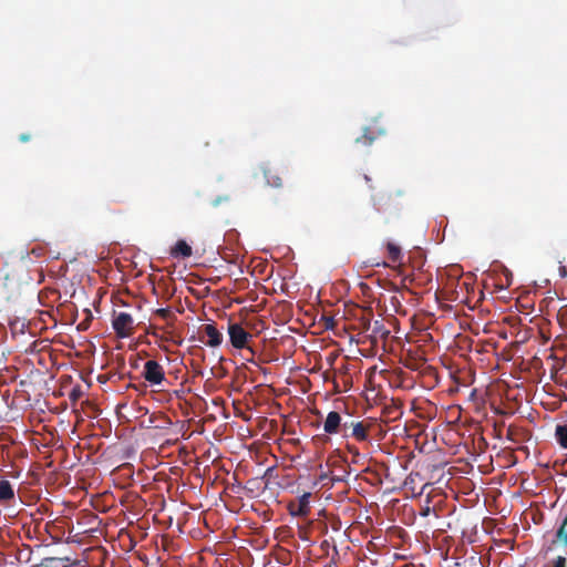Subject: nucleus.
Listing matches in <instances>:
<instances>
[{
  "mask_svg": "<svg viewBox=\"0 0 567 567\" xmlns=\"http://www.w3.org/2000/svg\"><path fill=\"white\" fill-rule=\"evenodd\" d=\"M112 327L116 337L121 339L128 338L134 333V319L128 312L114 311L112 318Z\"/></svg>",
  "mask_w": 567,
  "mask_h": 567,
  "instance_id": "1",
  "label": "nucleus"
},
{
  "mask_svg": "<svg viewBox=\"0 0 567 567\" xmlns=\"http://www.w3.org/2000/svg\"><path fill=\"white\" fill-rule=\"evenodd\" d=\"M142 375L151 386L162 388L167 383L163 365L155 360L145 362Z\"/></svg>",
  "mask_w": 567,
  "mask_h": 567,
  "instance_id": "2",
  "label": "nucleus"
},
{
  "mask_svg": "<svg viewBox=\"0 0 567 567\" xmlns=\"http://www.w3.org/2000/svg\"><path fill=\"white\" fill-rule=\"evenodd\" d=\"M372 426L371 422L365 421H346L343 422L342 436L353 437L359 442H365L369 440V432Z\"/></svg>",
  "mask_w": 567,
  "mask_h": 567,
  "instance_id": "3",
  "label": "nucleus"
},
{
  "mask_svg": "<svg viewBox=\"0 0 567 567\" xmlns=\"http://www.w3.org/2000/svg\"><path fill=\"white\" fill-rule=\"evenodd\" d=\"M229 341L235 349H247L254 354V351L248 346V342L252 339V336L248 333L240 323L228 324Z\"/></svg>",
  "mask_w": 567,
  "mask_h": 567,
  "instance_id": "4",
  "label": "nucleus"
},
{
  "mask_svg": "<svg viewBox=\"0 0 567 567\" xmlns=\"http://www.w3.org/2000/svg\"><path fill=\"white\" fill-rule=\"evenodd\" d=\"M384 133L385 130L380 127L378 123L374 121L372 124L363 128L362 135L355 138V143L362 146H370L377 138L382 136Z\"/></svg>",
  "mask_w": 567,
  "mask_h": 567,
  "instance_id": "5",
  "label": "nucleus"
},
{
  "mask_svg": "<svg viewBox=\"0 0 567 567\" xmlns=\"http://www.w3.org/2000/svg\"><path fill=\"white\" fill-rule=\"evenodd\" d=\"M310 493H303L297 501L290 502L288 511L292 516L306 517L310 513Z\"/></svg>",
  "mask_w": 567,
  "mask_h": 567,
  "instance_id": "6",
  "label": "nucleus"
},
{
  "mask_svg": "<svg viewBox=\"0 0 567 567\" xmlns=\"http://www.w3.org/2000/svg\"><path fill=\"white\" fill-rule=\"evenodd\" d=\"M343 430V422L342 417L339 412L331 411L328 413L324 422H323V431L327 434H338L342 433Z\"/></svg>",
  "mask_w": 567,
  "mask_h": 567,
  "instance_id": "7",
  "label": "nucleus"
},
{
  "mask_svg": "<svg viewBox=\"0 0 567 567\" xmlns=\"http://www.w3.org/2000/svg\"><path fill=\"white\" fill-rule=\"evenodd\" d=\"M202 331L205 333V336L208 338L204 343L207 347L210 348H217L223 342V334L221 332L216 328L214 323L210 324H204L202 327Z\"/></svg>",
  "mask_w": 567,
  "mask_h": 567,
  "instance_id": "8",
  "label": "nucleus"
},
{
  "mask_svg": "<svg viewBox=\"0 0 567 567\" xmlns=\"http://www.w3.org/2000/svg\"><path fill=\"white\" fill-rule=\"evenodd\" d=\"M262 174L266 179V184L270 187L280 188L282 186V178L280 176V173L278 169L270 167V166H264L262 167Z\"/></svg>",
  "mask_w": 567,
  "mask_h": 567,
  "instance_id": "9",
  "label": "nucleus"
},
{
  "mask_svg": "<svg viewBox=\"0 0 567 567\" xmlns=\"http://www.w3.org/2000/svg\"><path fill=\"white\" fill-rule=\"evenodd\" d=\"M174 257L188 258L192 256V247L183 239H179L172 249Z\"/></svg>",
  "mask_w": 567,
  "mask_h": 567,
  "instance_id": "10",
  "label": "nucleus"
},
{
  "mask_svg": "<svg viewBox=\"0 0 567 567\" xmlns=\"http://www.w3.org/2000/svg\"><path fill=\"white\" fill-rule=\"evenodd\" d=\"M14 498V491L11 483L7 480L0 481V502H9Z\"/></svg>",
  "mask_w": 567,
  "mask_h": 567,
  "instance_id": "11",
  "label": "nucleus"
},
{
  "mask_svg": "<svg viewBox=\"0 0 567 567\" xmlns=\"http://www.w3.org/2000/svg\"><path fill=\"white\" fill-rule=\"evenodd\" d=\"M556 542L567 547V513L555 534Z\"/></svg>",
  "mask_w": 567,
  "mask_h": 567,
  "instance_id": "12",
  "label": "nucleus"
},
{
  "mask_svg": "<svg viewBox=\"0 0 567 567\" xmlns=\"http://www.w3.org/2000/svg\"><path fill=\"white\" fill-rule=\"evenodd\" d=\"M386 250H388V255H389V258L391 259V261L393 262H400L401 259H402V251H401V248L393 244V243H388L386 244Z\"/></svg>",
  "mask_w": 567,
  "mask_h": 567,
  "instance_id": "13",
  "label": "nucleus"
},
{
  "mask_svg": "<svg viewBox=\"0 0 567 567\" xmlns=\"http://www.w3.org/2000/svg\"><path fill=\"white\" fill-rule=\"evenodd\" d=\"M555 436L559 445L567 449V425H557Z\"/></svg>",
  "mask_w": 567,
  "mask_h": 567,
  "instance_id": "14",
  "label": "nucleus"
},
{
  "mask_svg": "<svg viewBox=\"0 0 567 567\" xmlns=\"http://www.w3.org/2000/svg\"><path fill=\"white\" fill-rule=\"evenodd\" d=\"M155 315L166 320L172 316V311L169 308H159L155 311Z\"/></svg>",
  "mask_w": 567,
  "mask_h": 567,
  "instance_id": "15",
  "label": "nucleus"
},
{
  "mask_svg": "<svg viewBox=\"0 0 567 567\" xmlns=\"http://www.w3.org/2000/svg\"><path fill=\"white\" fill-rule=\"evenodd\" d=\"M373 332L374 333H381L382 337H386L389 334V331L388 330H383V324L380 321H378V320L374 322Z\"/></svg>",
  "mask_w": 567,
  "mask_h": 567,
  "instance_id": "16",
  "label": "nucleus"
},
{
  "mask_svg": "<svg viewBox=\"0 0 567 567\" xmlns=\"http://www.w3.org/2000/svg\"><path fill=\"white\" fill-rule=\"evenodd\" d=\"M506 439L512 441V442H516V439H515V430L513 429V426H508L507 429V434H506Z\"/></svg>",
  "mask_w": 567,
  "mask_h": 567,
  "instance_id": "17",
  "label": "nucleus"
},
{
  "mask_svg": "<svg viewBox=\"0 0 567 567\" xmlns=\"http://www.w3.org/2000/svg\"><path fill=\"white\" fill-rule=\"evenodd\" d=\"M431 513H435V511L431 508L429 505H426L421 509L420 515L425 517L429 516Z\"/></svg>",
  "mask_w": 567,
  "mask_h": 567,
  "instance_id": "18",
  "label": "nucleus"
},
{
  "mask_svg": "<svg viewBox=\"0 0 567 567\" xmlns=\"http://www.w3.org/2000/svg\"><path fill=\"white\" fill-rule=\"evenodd\" d=\"M31 136L29 134H21L19 136V141L22 142V143H25L28 141H30Z\"/></svg>",
  "mask_w": 567,
  "mask_h": 567,
  "instance_id": "19",
  "label": "nucleus"
},
{
  "mask_svg": "<svg viewBox=\"0 0 567 567\" xmlns=\"http://www.w3.org/2000/svg\"><path fill=\"white\" fill-rule=\"evenodd\" d=\"M221 200H229V196H225V197H218L214 200V206H217L220 204Z\"/></svg>",
  "mask_w": 567,
  "mask_h": 567,
  "instance_id": "20",
  "label": "nucleus"
},
{
  "mask_svg": "<svg viewBox=\"0 0 567 567\" xmlns=\"http://www.w3.org/2000/svg\"><path fill=\"white\" fill-rule=\"evenodd\" d=\"M559 274L563 278L567 277V266H561L559 269Z\"/></svg>",
  "mask_w": 567,
  "mask_h": 567,
  "instance_id": "21",
  "label": "nucleus"
},
{
  "mask_svg": "<svg viewBox=\"0 0 567 567\" xmlns=\"http://www.w3.org/2000/svg\"><path fill=\"white\" fill-rule=\"evenodd\" d=\"M54 560H55V558H53V557L45 558L41 565L48 567V565L45 563H48V561L52 563Z\"/></svg>",
  "mask_w": 567,
  "mask_h": 567,
  "instance_id": "22",
  "label": "nucleus"
}]
</instances>
